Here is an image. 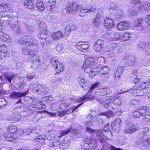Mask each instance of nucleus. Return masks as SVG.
I'll return each instance as SVG.
<instances>
[{
	"mask_svg": "<svg viewBox=\"0 0 150 150\" xmlns=\"http://www.w3.org/2000/svg\"><path fill=\"white\" fill-rule=\"evenodd\" d=\"M143 21V19L142 18H140L135 20L134 23L135 26L134 28H136L135 29H137V27H138V28H137V30H141Z\"/></svg>",
	"mask_w": 150,
	"mask_h": 150,
	"instance_id": "nucleus-36",
	"label": "nucleus"
},
{
	"mask_svg": "<svg viewBox=\"0 0 150 150\" xmlns=\"http://www.w3.org/2000/svg\"><path fill=\"white\" fill-rule=\"evenodd\" d=\"M148 111L147 108L146 106H143L137 109L133 113V116L136 117H140L145 115Z\"/></svg>",
	"mask_w": 150,
	"mask_h": 150,
	"instance_id": "nucleus-11",
	"label": "nucleus"
},
{
	"mask_svg": "<svg viewBox=\"0 0 150 150\" xmlns=\"http://www.w3.org/2000/svg\"><path fill=\"white\" fill-rule=\"evenodd\" d=\"M6 47L5 45H3L0 46V59H3L6 55Z\"/></svg>",
	"mask_w": 150,
	"mask_h": 150,
	"instance_id": "nucleus-34",
	"label": "nucleus"
},
{
	"mask_svg": "<svg viewBox=\"0 0 150 150\" xmlns=\"http://www.w3.org/2000/svg\"><path fill=\"white\" fill-rule=\"evenodd\" d=\"M10 22L11 25V27L15 33L20 35L22 33V30L20 28V25L17 24V21L13 20Z\"/></svg>",
	"mask_w": 150,
	"mask_h": 150,
	"instance_id": "nucleus-14",
	"label": "nucleus"
},
{
	"mask_svg": "<svg viewBox=\"0 0 150 150\" xmlns=\"http://www.w3.org/2000/svg\"><path fill=\"white\" fill-rule=\"evenodd\" d=\"M46 138V136L43 134H40L37 136L33 140L34 142H41Z\"/></svg>",
	"mask_w": 150,
	"mask_h": 150,
	"instance_id": "nucleus-42",
	"label": "nucleus"
},
{
	"mask_svg": "<svg viewBox=\"0 0 150 150\" xmlns=\"http://www.w3.org/2000/svg\"><path fill=\"white\" fill-rule=\"evenodd\" d=\"M82 103H81L78 105L74 106V107L71 108H69L65 111H67V112L68 113V114H69L71 113L73 111L75 110H76L78 108Z\"/></svg>",
	"mask_w": 150,
	"mask_h": 150,
	"instance_id": "nucleus-56",
	"label": "nucleus"
},
{
	"mask_svg": "<svg viewBox=\"0 0 150 150\" xmlns=\"http://www.w3.org/2000/svg\"><path fill=\"white\" fill-rule=\"evenodd\" d=\"M52 42V40L47 37H46L45 38L42 40H40V43L42 45L46 44L47 45H49L50 43Z\"/></svg>",
	"mask_w": 150,
	"mask_h": 150,
	"instance_id": "nucleus-44",
	"label": "nucleus"
},
{
	"mask_svg": "<svg viewBox=\"0 0 150 150\" xmlns=\"http://www.w3.org/2000/svg\"><path fill=\"white\" fill-rule=\"evenodd\" d=\"M69 105L70 103H63L59 105V108L61 109H64L67 108Z\"/></svg>",
	"mask_w": 150,
	"mask_h": 150,
	"instance_id": "nucleus-62",
	"label": "nucleus"
},
{
	"mask_svg": "<svg viewBox=\"0 0 150 150\" xmlns=\"http://www.w3.org/2000/svg\"><path fill=\"white\" fill-rule=\"evenodd\" d=\"M24 5L25 7L27 8L33 10L35 7V5L31 0H27L24 3Z\"/></svg>",
	"mask_w": 150,
	"mask_h": 150,
	"instance_id": "nucleus-33",
	"label": "nucleus"
},
{
	"mask_svg": "<svg viewBox=\"0 0 150 150\" xmlns=\"http://www.w3.org/2000/svg\"><path fill=\"white\" fill-rule=\"evenodd\" d=\"M56 4L55 0H48V1L45 4L48 11H53L55 10Z\"/></svg>",
	"mask_w": 150,
	"mask_h": 150,
	"instance_id": "nucleus-21",
	"label": "nucleus"
},
{
	"mask_svg": "<svg viewBox=\"0 0 150 150\" xmlns=\"http://www.w3.org/2000/svg\"><path fill=\"white\" fill-rule=\"evenodd\" d=\"M106 132H105L104 137L107 139H111L112 137V135L111 132L110 130Z\"/></svg>",
	"mask_w": 150,
	"mask_h": 150,
	"instance_id": "nucleus-57",
	"label": "nucleus"
},
{
	"mask_svg": "<svg viewBox=\"0 0 150 150\" xmlns=\"http://www.w3.org/2000/svg\"><path fill=\"white\" fill-rule=\"evenodd\" d=\"M140 87L142 89L150 87V81L142 83L140 85Z\"/></svg>",
	"mask_w": 150,
	"mask_h": 150,
	"instance_id": "nucleus-53",
	"label": "nucleus"
},
{
	"mask_svg": "<svg viewBox=\"0 0 150 150\" xmlns=\"http://www.w3.org/2000/svg\"><path fill=\"white\" fill-rule=\"evenodd\" d=\"M32 88L33 89L34 92L41 95H44L47 94L49 90L44 86L40 84L35 82L31 84Z\"/></svg>",
	"mask_w": 150,
	"mask_h": 150,
	"instance_id": "nucleus-2",
	"label": "nucleus"
},
{
	"mask_svg": "<svg viewBox=\"0 0 150 150\" xmlns=\"http://www.w3.org/2000/svg\"><path fill=\"white\" fill-rule=\"evenodd\" d=\"M104 12V10L103 8H100L98 11V14L96 16L99 17V18L102 19V17Z\"/></svg>",
	"mask_w": 150,
	"mask_h": 150,
	"instance_id": "nucleus-59",
	"label": "nucleus"
},
{
	"mask_svg": "<svg viewBox=\"0 0 150 150\" xmlns=\"http://www.w3.org/2000/svg\"><path fill=\"white\" fill-rule=\"evenodd\" d=\"M96 132L99 140L102 143L104 142L105 140L104 138V133H103L102 131L100 129L97 130Z\"/></svg>",
	"mask_w": 150,
	"mask_h": 150,
	"instance_id": "nucleus-31",
	"label": "nucleus"
},
{
	"mask_svg": "<svg viewBox=\"0 0 150 150\" xmlns=\"http://www.w3.org/2000/svg\"><path fill=\"white\" fill-rule=\"evenodd\" d=\"M129 27V23L123 21L119 23L117 25V28L119 30H125L128 29Z\"/></svg>",
	"mask_w": 150,
	"mask_h": 150,
	"instance_id": "nucleus-23",
	"label": "nucleus"
},
{
	"mask_svg": "<svg viewBox=\"0 0 150 150\" xmlns=\"http://www.w3.org/2000/svg\"><path fill=\"white\" fill-rule=\"evenodd\" d=\"M25 103L30 107L37 109L38 110H41L42 105L40 104V102L37 99L33 100L28 97L24 98Z\"/></svg>",
	"mask_w": 150,
	"mask_h": 150,
	"instance_id": "nucleus-7",
	"label": "nucleus"
},
{
	"mask_svg": "<svg viewBox=\"0 0 150 150\" xmlns=\"http://www.w3.org/2000/svg\"><path fill=\"white\" fill-rule=\"evenodd\" d=\"M123 100L122 97L118 96L116 98L112 101L113 105L117 106L121 105L123 102Z\"/></svg>",
	"mask_w": 150,
	"mask_h": 150,
	"instance_id": "nucleus-41",
	"label": "nucleus"
},
{
	"mask_svg": "<svg viewBox=\"0 0 150 150\" xmlns=\"http://www.w3.org/2000/svg\"><path fill=\"white\" fill-rule=\"evenodd\" d=\"M8 16L7 14L5 15L4 14L2 15L1 17V21L3 22V24H5L6 23V25H8L10 24L9 23V20H8Z\"/></svg>",
	"mask_w": 150,
	"mask_h": 150,
	"instance_id": "nucleus-46",
	"label": "nucleus"
},
{
	"mask_svg": "<svg viewBox=\"0 0 150 150\" xmlns=\"http://www.w3.org/2000/svg\"><path fill=\"white\" fill-rule=\"evenodd\" d=\"M117 46V44L115 42L111 43L110 45H108V49L107 50L108 52L110 51L113 50L115 48H116Z\"/></svg>",
	"mask_w": 150,
	"mask_h": 150,
	"instance_id": "nucleus-52",
	"label": "nucleus"
},
{
	"mask_svg": "<svg viewBox=\"0 0 150 150\" xmlns=\"http://www.w3.org/2000/svg\"><path fill=\"white\" fill-rule=\"evenodd\" d=\"M95 117V115H93V114L90 113L88 115L86 118V120L85 123H86L91 122Z\"/></svg>",
	"mask_w": 150,
	"mask_h": 150,
	"instance_id": "nucleus-58",
	"label": "nucleus"
},
{
	"mask_svg": "<svg viewBox=\"0 0 150 150\" xmlns=\"http://www.w3.org/2000/svg\"><path fill=\"white\" fill-rule=\"evenodd\" d=\"M118 8L116 6L115 4L114 3H111L110 4V7L109 8V11L111 13L113 14L112 12L116 11L117 9Z\"/></svg>",
	"mask_w": 150,
	"mask_h": 150,
	"instance_id": "nucleus-50",
	"label": "nucleus"
},
{
	"mask_svg": "<svg viewBox=\"0 0 150 150\" xmlns=\"http://www.w3.org/2000/svg\"><path fill=\"white\" fill-rule=\"evenodd\" d=\"M4 137L6 141L11 142H13L17 139L16 134H13L7 132L4 133Z\"/></svg>",
	"mask_w": 150,
	"mask_h": 150,
	"instance_id": "nucleus-19",
	"label": "nucleus"
},
{
	"mask_svg": "<svg viewBox=\"0 0 150 150\" xmlns=\"http://www.w3.org/2000/svg\"><path fill=\"white\" fill-rule=\"evenodd\" d=\"M110 40H118L120 37V35L116 32H113L108 34Z\"/></svg>",
	"mask_w": 150,
	"mask_h": 150,
	"instance_id": "nucleus-30",
	"label": "nucleus"
},
{
	"mask_svg": "<svg viewBox=\"0 0 150 150\" xmlns=\"http://www.w3.org/2000/svg\"><path fill=\"white\" fill-rule=\"evenodd\" d=\"M87 142V143L86 144H85V145H87L88 144V145L90 149L91 150L95 149L97 147L96 142L95 140H91L90 142Z\"/></svg>",
	"mask_w": 150,
	"mask_h": 150,
	"instance_id": "nucleus-40",
	"label": "nucleus"
},
{
	"mask_svg": "<svg viewBox=\"0 0 150 150\" xmlns=\"http://www.w3.org/2000/svg\"><path fill=\"white\" fill-rule=\"evenodd\" d=\"M102 19L98 16L96 17L93 18V25L95 27H98L100 23V20Z\"/></svg>",
	"mask_w": 150,
	"mask_h": 150,
	"instance_id": "nucleus-45",
	"label": "nucleus"
},
{
	"mask_svg": "<svg viewBox=\"0 0 150 150\" xmlns=\"http://www.w3.org/2000/svg\"><path fill=\"white\" fill-rule=\"evenodd\" d=\"M138 10L141 12L144 11H150V4L145 2L138 7Z\"/></svg>",
	"mask_w": 150,
	"mask_h": 150,
	"instance_id": "nucleus-27",
	"label": "nucleus"
},
{
	"mask_svg": "<svg viewBox=\"0 0 150 150\" xmlns=\"http://www.w3.org/2000/svg\"><path fill=\"white\" fill-rule=\"evenodd\" d=\"M111 92L110 88L105 87L98 89L95 92V94L98 96H103L109 94Z\"/></svg>",
	"mask_w": 150,
	"mask_h": 150,
	"instance_id": "nucleus-15",
	"label": "nucleus"
},
{
	"mask_svg": "<svg viewBox=\"0 0 150 150\" xmlns=\"http://www.w3.org/2000/svg\"><path fill=\"white\" fill-rule=\"evenodd\" d=\"M101 150H123L120 148H117L110 144L105 143L102 146Z\"/></svg>",
	"mask_w": 150,
	"mask_h": 150,
	"instance_id": "nucleus-28",
	"label": "nucleus"
},
{
	"mask_svg": "<svg viewBox=\"0 0 150 150\" xmlns=\"http://www.w3.org/2000/svg\"><path fill=\"white\" fill-rule=\"evenodd\" d=\"M17 129V127L14 125H11L8 127L7 130V132L10 133L14 134Z\"/></svg>",
	"mask_w": 150,
	"mask_h": 150,
	"instance_id": "nucleus-51",
	"label": "nucleus"
},
{
	"mask_svg": "<svg viewBox=\"0 0 150 150\" xmlns=\"http://www.w3.org/2000/svg\"><path fill=\"white\" fill-rule=\"evenodd\" d=\"M121 122L120 118H117L116 120L112 122L111 124L112 129L116 131H117L120 129V124Z\"/></svg>",
	"mask_w": 150,
	"mask_h": 150,
	"instance_id": "nucleus-22",
	"label": "nucleus"
},
{
	"mask_svg": "<svg viewBox=\"0 0 150 150\" xmlns=\"http://www.w3.org/2000/svg\"><path fill=\"white\" fill-rule=\"evenodd\" d=\"M114 22L112 19L106 18L105 19L104 23V26L107 29H110L114 25Z\"/></svg>",
	"mask_w": 150,
	"mask_h": 150,
	"instance_id": "nucleus-24",
	"label": "nucleus"
},
{
	"mask_svg": "<svg viewBox=\"0 0 150 150\" xmlns=\"http://www.w3.org/2000/svg\"><path fill=\"white\" fill-rule=\"evenodd\" d=\"M41 27L40 28V30H41L40 32L38 34V37L41 39V40L44 39L46 37H48V36L46 34L47 32V29L46 27H44L42 28L41 29Z\"/></svg>",
	"mask_w": 150,
	"mask_h": 150,
	"instance_id": "nucleus-35",
	"label": "nucleus"
},
{
	"mask_svg": "<svg viewBox=\"0 0 150 150\" xmlns=\"http://www.w3.org/2000/svg\"><path fill=\"white\" fill-rule=\"evenodd\" d=\"M40 59L38 56H35L33 57L31 63V68L33 69H36L40 64Z\"/></svg>",
	"mask_w": 150,
	"mask_h": 150,
	"instance_id": "nucleus-18",
	"label": "nucleus"
},
{
	"mask_svg": "<svg viewBox=\"0 0 150 150\" xmlns=\"http://www.w3.org/2000/svg\"><path fill=\"white\" fill-rule=\"evenodd\" d=\"M50 63L52 68L55 69L57 74H58L61 71H64V66L62 65V64L58 60H56L55 58H52L50 60Z\"/></svg>",
	"mask_w": 150,
	"mask_h": 150,
	"instance_id": "nucleus-8",
	"label": "nucleus"
},
{
	"mask_svg": "<svg viewBox=\"0 0 150 150\" xmlns=\"http://www.w3.org/2000/svg\"><path fill=\"white\" fill-rule=\"evenodd\" d=\"M71 131V129L69 128L67 129L61 131L59 133L57 134V136L58 138H60L69 134Z\"/></svg>",
	"mask_w": 150,
	"mask_h": 150,
	"instance_id": "nucleus-43",
	"label": "nucleus"
},
{
	"mask_svg": "<svg viewBox=\"0 0 150 150\" xmlns=\"http://www.w3.org/2000/svg\"><path fill=\"white\" fill-rule=\"evenodd\" d=\"M35 76V74L34 73H29L27 74L26 76L27 81L28 82L30 81Z\"/></svg>",
	"mask_w": 150,
	"mask_h": 150,
	"instance_id": "nucleus-55",
	"label": "nucleus"
},
{
	"mask_svg": "<svg viewBox=\"0 0 150 150\" xmlns=\"http://www.w3.org/2000/svg\"><path fill=\"white\" fill-rule=\"evenodd\" d=\"M142 144L144 147L148 146L150 145V138H148L146 140H144L142 142Z\"/></svg>",
	"mask_w": 150,
	"mask_h": 150,
	"instance_id": "nucleus-61",
	"label": "nucleus"
},
{
	"mask_svg": "<svg viewBox=\"0 0 150 150\" xmlns=\"http://www.w3.org/2000/svg\"><path fill=\"white\" fill-rule=\"evenodd\" d=\"M6 105V102L3 98H0V107L1 108H3Z\"/></svg>",
	"mask_w": 150,
	"mask_h": 150,
	"instance_id": "nucleus-63",
	"label": "nucleus"
},
{
	"mask_svg": "<svg viewBox=\"0 0 150 150\" xmlns=\"http://www.w3.org/2000/svg\"><path fill=\"white\" fill-rule=\"evenodd\" d=\"M103 45V40L98 39L96 41L94 44V49L96 52H100L101 50Z\"/></svg>",
	"mask_w": 150,
	"mask_h": 150,
	"instance_id": "nucleus-17",
	"label": "nucleus"
},
{
	"mask_svg": "<svg viewBox=\"0 0 150 150\" xmlns=\"http://www.w3.org/2000/svg\"><path fill=\"white\" fill-rule=\"evenodd\" d=\"M124 68L123 67H119L117 68V70L114 74L115 80L117 82L120 78L121 74L123 73Z\"/></svg>",
	"mask_w": 150,
	"mask_h": 150,
	"instance_id": "nucleus-25",
	"label": "nucleus"
},
{
	"mask_svg": "<svg viewBox=\"0 0 150 150\" xmlns=\"http://www.w3.org/2000/svg\"><path fill=\"white\" fill-rule=\"evenodd\" d=\"M98 115L99 116L103 115L105 116L108 119L112 118L114 116L113 112L111 110L101 112L98 114Z\"/></svg>",
	"mask_w": 150,
	"mask_h": 150,
	"instance_id": "nucleus-39",
	"label": "nucleus"
},
{
	"mask_svg": "<svg viewBox=\"0 0 150 150\" xmlns=\"http://www.w3.org/2000/svg\"><path fill=\"white\" fill-rule=\"evenodd\" d=\"M9 10V8L6 4H3L0 5V13H4Z\"/></svg>",
	"mask_w": 150,
	"mask_h": 150,
	"instance_id": "nucleus-49",
	"label": "nucleus"
},
{
	"mask_svg": "<svg viewBox=\"0 0 150 150\" xmlns=\"http://www.w3.org/2000/svg\"><path fill=\"white\" fill-rule=\"evenodd\" d=\"M112 97L110 98H106L103 103V106L105 108H107L111 103V100L112 99Z\"/></svg>",
	"mask_w": 150,
	"mask_h": 150,
	"instance_id": "nucleus-48",
	"label": "nucleus"
},
{
	"mask_svg": "<svg viewBox=\"0 0 150 150\" xmlns=\"http://www.w3.org/2000/svg\"><path fill=\"white\" fill-rule=\"evenodd\" d=\"M123 60H126L125 64L127 66H133L136 64V59L129 54H126L123 58Z\"/></svg>",
	"mask_w": 150,
	"mask_h": 150,
	"instance_id": "nucleus-10",
	"label": "nucleus"
},
{
	"mask_svg": "<svg viewBox=\"0 0 150 150\" xmlns=\"http://www.w3.org/2000/svg\"><path fill=\"white\" fill-rule=\"evenodd\" d=\"M4 76L7 80L9 83H11V79L14 76L16 75V74L11 72H7L4 74Z\"/></svg>",
	"mask_w": 150,
	"mask_h": 150,
	"instance_id": "nucleus-38",
	"label": "nucleus"
},
{
	"mask_svg": "<svg viewBox=\"0 0 150 150\" xmlns=\"http://www.w3.org/2000/svg\"><path fill=\"white\" fill-rule=\"evenodd\" d=\"M63 34L60 31L54 33L52 35V37L54 40H57L64 37Z\"/></svg>",
	"mask_w": 150,
	"mask_h": 150,
	"instance_id": "nucleus-37",
	"label": "nucleus"
},
{
	"mask_svg": "<svg viewBox=\"0 0 150 150\" xmlns=\"http://www.w3.org/2000/svg\"><path fill=\"white\" fill-rule=\"evenodd\" d=\"M13 112L15 114H17L18 115L21 112L20 115L22 117H25L28 115L26 114V112L25 111L21 112V109L19 107H17L15 108L13 110Z\"/></svg>",
	"mask_w": 150,
	"mask_h": 150,
	"instance_id": "nucleus-32",
	"label": "nucleus"
},
{
	"mask_svg": "<svg viewBox=\"0 0 150 150\" xmlns=\"http://www.w3.org/2000/svg\"><path fill=\"white\" fill-rule=\"evenodd\" d=\"M138 88L137 86H135L125 91L121 90L120 93H124L130 91L131 94L134 96H141L145 95L143 90H138Z\"/></svg>",
	"mask_w": 150,
	"mask_h": 150,
	"instance_id": "nucleus-9",
	"label": "nucleus"
},
{
	"mask_svg": "<svg viewBox=\"0 0 150 150\" xmlns=\"http://www.w3.org/2000/svg\"><path fill=\"white\" fill-rule=\"evenodd\" d=\"M36 6L38 9L42 11L45 9L44 4L43 2L40 1H38L36 3Z\"/></svg>",
	"mask_w": 150,
	"mask_h": 150,
	"instance_id": "nucleus-47",
	"label": "nucleus"
},
{
	"mask_svg": "<svg viewBox=\"0 0 150 150\" xmlns=\"http://www.w3.org/2000/svg\"><path fill=\"white\" fill-rule=\"evenodd\" d=\"M131 37L130 34L128 33H124L122 36L123 41H125L129 40Z\"/></svg>",
	"mask_w": 150,
	"mask_h": 150,
	"instance_id": "nucleus-60",
	"label": "nucleus"
},
{
	"mask_svg": "<svg viewBox=\"0 0 150 150\" xmlns=\"http://www.w3.org/2000/svg\"><path fill=\"white\" fill-rule=\"evenodd\" d=\"M70 136L74 139H75L78 138H82L83 137V135L79 131L73 130L70 134Z\"/></svg>",
	"mask_w": 150,
	"mask_h": 150,
	"instance_id": "nucleus-26",
	"label": "nucleus"
},
{
	"mask_svg": "<svg viewBox=\"0 0 150 150\" xmlns=\"http://www.w3.org/2000/svg\"><path fill=\"white\" fill-rule=\"evenodd\" d=\"M26 85V82L23 80H20L18 84V88L19 89H23Z\"/></svg>",
	"mask_w": 150,
	"mask_h": 150,
	"instance_id": "nucleus-54",
	"label": "nucleus"
},
{
	"mask_svg": "<svg viewBox=\"0 0 150 150\" xmlns=\"http://www.w3.org/2000/svg\"><path fill=\"white\" fill-rule=\"evenodd\" d=\"M100 84L99 82H96L93 85H91L88 90V93L83 96L77 99V101L80 102L82 101H86L88 100H93L94 98V96H91L90 93L95 88L97 87Z\"/></svg>",
	"mask_w": 150,
	"mask_h": 150,
	"instance_id": "nucleus-6",
	"label": "nucleus"
},
{
	"mask_svg": "<svg viewBox=\"0 0 150 150\" xmlns=\"http://www.w3.org/2000/svg\"><path fill=\"white\" fill-rule=\"evenodd\" d=\"M109 68L108 66H104L102 67H96L92 69L91 73L90 74V78H92L98 74H108Z\"/></svg>",
	"mask_w": 150,
	"mask_h": 150,
	"instance_id": "nucleus-3",
	"label": "nucleus"
},
{
	"mask_svg": "<svg viewBox=\"0 0 150 150\" xmlns=\"http://www.w3.org/2000/svg\"><path fill=\"white\" fill-rule=\"evenodd\" d=\"M66 9L67 13L71 14L75 13L79 9H81L80 11L79 12V15L81 16L85 15V14L86 13H89L92 11L95 12L96 10V8L91 5L82 8L81 6H78L74 3H68Z\"/></svg>",
	"mask_w": 150,
	"mask_h": 150,
	"instance_id": "nucleus-1",
	"label": "nucleus"
},
{
	"mask_svg": "<svg viewBox=\"0 0 150 150\" xmlns=\"http://www.w3.org/2000/svg\"><path fill=\"white\" fill-rule=\"evenodd\" d=\"M27 92L22 93L20 92H13L10 95V97L13 99H19L21 97H24L27 95Z\"/></svg>",
	"mask_w": 150,
	"mask_h": 150,
	"instance_id": "nucleus-20",
	"label": "nucleus"
},
{
	"mask_svg": "<svg viewBox=\"0 0 150 150\" xmlns=\"http://www.w3.org/2000/svg\"><path fill=\"white\" fill-rule=\"evenodd\" d=\"M85 43L88 42H79L76 43V47L77 49L83 52H85L88 51L89 45L88 43Z\"/></svg>",
	"mask_w": 150,
	"mask_h": 150,
	"instance_id": "nucleus-13",
	"label": "nucleus"
},
{
	"mask_svg": "<svg viewBox=\"0 0 150 150\" xmlns=\"http://www.w3.org/2000/svg\"><path fill=\"white\" fill-rule=\"evenodd\" d=\"M4 30L2 28V27L0 26V39L3 42H11V39L8 35L4 33Z\"/></svg>",
	"mask_w": 150,
	"mask_h": 150,
	"instance_id": "nucleus-16",
	"label": "nucleus"
},
{
	"mask_svg": "<svg viewBox=\"0 0 150 150\" xmlns=\"http://www.w3.org/2000/svg\"><path fill=\"white\" fill-rule=\"evenodd\" d=\"M47 68V66L45 64L42 63L39 68V69L41 71L45 72L46 71Z\"/></svg>",
	"mask_w": 150,
	"mask_h": 150,
	"instance_id": "nucleus-64",
	"label": "nucleus"
},
{
	"mask_svg": "<svg viewBox=\"0 0 150 150\" xmlns=\"http://www.w3.org/2000/svg\"><path fill=\"white\" fill-rule=\"evenodd\" d=\"M19 42L26 46H38V42L37 40L34 38H30L27 36L23 37L19 41Z\"/></svg>",
	"mask_w": 150,
	"mask_h": 150,
	"instance_id": "nucleus-4",
	"label": "nucleus"
},
{
	"mask_svg": "<svg viewBox=\"0 0 150 150\" xmlns=\"http://www.w3.org/2000/svg\"><path fill=\"white\" fill-rule=\"evenodd\" d=\"M124 14L123 11L122 9H117L115 12L112 15L113 19L115 18H120L123 16Z\"/></svg>",
	"mask_w": 150,
	"mask_h": 150,
	"instance_id": "nucleus-29",
	"label": "nucleus"
},
{
	"mask_svg": "<svg viewBox=\"0 0 150 150\" xmlns=\"http://www.w3.org/2000/svg\"><path fill=\"white\" fill-rule=\"evenodd\" d=\"M126 125L127 126L125 129L124 130L125 133L132 134L138 129L137 125L132 123L126 121Z\"/></svg>",
	"mask_w": 150,
	"mask_h": 150,
	"instance_id": "nucleus-12",
	"label": "nucleus"
},
{
	"mask_svg": "<svg viewBox=\"0 0 150 150\" xmlns=\"http://www.w3.org/2000/svg\"><path fill=\"white\" fill-rule=\"evenodd\" d=\"M94 64V59L92 57H89L86 59L82 66L84 71L86 73H89L90 77V74L91 73L92 66Z\"/></svg>",
	"mask_w": 150,
	"mask_h": 150,
	"instance_id": "nucleus-5",
	"label": "nucleus"
}]
</instances>
